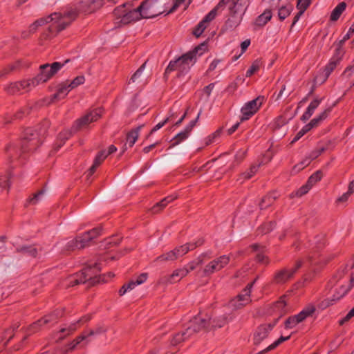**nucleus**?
<instances>
[{"label":"nucleus","mask_w":354,"mask_h":354,"mask_svg":"<svg viewBox=\"0 0 354 354\" xmlns=\"http://www.w3.org/2000/svg\"><path fill=\"white\" fill-rule=\"evenodd\" d=\"M277 196L274 194H269L265 196L259 203V207L261 209H265L272 205V204L277 199Z\"/></svg>","instance_id":"37"},{"label":"nucleus","mask_w":354,"mask_h":354,"mask_svg":"<svg viewBox=\"0 0 354 354\" xmlns=\"http://www.w3.org/2000/svg\"><path fill=\"white\" fill-rule=\"evenodd\" d=\"M339 62V61H337L331 58L330 61L327 64L325 68L326 77H328L331 73V72L334 70V68L336 67Z\"/></svg>","instance_id":"56"},{"label":"nucleus","mask_w":354,"mask_h":354,"mask_svg":"<svg viewBox=\"0 0 354 354\" xmlns=\"http://www.w3.org/2000/svg\"><path fill=\"white\" fill-rule=\"evenodd\" d=\"M177 198L176 196H169L166 198H165L164 199H162L161 201H160L159 203H158L156 205H155L153 208L151 209V211L153 212V213H158L159 212H160L164 207H165L167 206V205L173 201L174 200H175L176 198Z\"/></svg>","instance_id":"36"},{"label":"nucleus","mask_w":354,"mask_h":354,"mask_svg":"<svg viewBox=\"0 0 354 354\" xmlns=\"http://www.w3.org/2000/svg\"><path fill=\"white\" fill-rule=\"evenodd\" d=\"M330 285L332 287H335V293L330 299H327L322 302V308L333 305L351 290L354 285V272L351 275H345L343 271L338 272L330 281Z\"/></svg>","instance_id":"1"},{"label":"nucleus","mask_w":354,"mask_h":354,"mask_svg":"<svg viewBox=\"0 0 354 354\" xmlns=\"http://www.w3.org/2000/svg\"><path fill=\"white\" fill-rule=\"evenodd\" d=\"M77 240L79 243L80 249H83L88 246L89 243L91 241V238L89 237V234H86V233L80 236L77 237Z\"/></svg>","instance_id":"43"},{"label":"nucleus","mask_w":354,"mask_h":354,"mask_svg":"<svg viewBox=\"0 0 354 354\" xmlns=\"http://www.w3.org/2000/svg\"><path fill=\"white\" fill-rule=\"evenodd\" d=\"M121 241L120 238L111 237L105 241L106 248H110L111 246L117 245Z\"/></svg>","instance_id":"64"},{"label":"nucleus","mask_w":354,"mask_h":354,"mask_svg":"<svg viewBox=\"0 0 354 354\" xmlns=\"http://www.w3.org/2000/svg\"><path fill=\"white\" fill-rule=\"evenodd\" d=\"M71 136V133L69 131H64L61 133L59 135V139L60 140V144L55 147V149L57 150L58 148L61 147L62 145L64 142L65 140H68Z\"/></svg>","instance_id":"63"},{"label":"nucleus","mask_w":354,"mask_h":354,"mask_svg":"<svg viewBox=\"0 0 354 354\" xmlns=\"http://www.w3.org/2000/svg\"><path fill=\"white\" fill-rule=\"evenodd\" d=\"M106 328L103 326H97L95 330H90L87 333H84L86 335V338L89 336L100 335L104 333Z\"/></svg>","instance_id":"57"},{"label":"nucleus","mask_w":354,"mask_h":354,"mask_svg":"<svg viewBox=\"0 0 354 354\" xmlns=\"http://www.w3.org/2000/svg\"><path fill=\"white\" fill-rule=\"evenodd\" d=\"M115 23L127 24L133 21L138 20L140 15L136 9H130V4L124 3L117 7L113 12Z\"/></svg>","instance_id":"6"},{"label":"nucleus","mask_w":354,"mask_h":354,"mask_svg":"<svg viewBox=\"0 0 354 354\" xmlns=\"http://www.w3.org/2000/svg\"><path fill=\"white\" fill-rule=\"evenodd\" d=\"M254 251L259 252L256 255V261L261 264L268 265L270 263L269 258L263 254L264 247L258 244H253L251 245Z\"/></svg>","instance_id":"28"},{"label":"nucleus","mask_w":354,"mask_h":354,"mask_svg":"<svg viewBox=\"0 0 354 354\" xmlns=\"http://www.w3.org/2000/svg\"><path fill=\"white\" fill-rule=\"evenodd\" d=\"M91 319L90 315H85L80 318L77 322L71 324L67 327L62 328L60 329V330L57 333V335L59 337H57V340L60 341L63 339L66 336L69 335L71 333L74 332L77 328L81 325L87 322H88Z\"/></svg>","instance_id":"17"},{"label":"nucleus","mask_w":354,"mask_h":354,"mask_svg":"<svg viewBox=\"0 0 354 354\" xmlns=\"http://www.w3.org/2000/svg\"><path fill=\"white\" fill-rule=\"evenodd\" d=\"M297 8L304 13L311 3L312 0H297Z\"/></svg>","instance_id":"51"},{"label":"nucleus","mask_w":354,"mask_h":354,"mask_svg":"<svg viewBox=\"0 0 354 354\" xmlns=\"http://www.w3.org/2000/svg\"><path fill=\"white\" fill-rule=\"evenodd\" d=\"M311 187L306 183L300 187L295 193H292L291 196H299L301 197L308 192Z\"/></svg>","instance_id":"53"},{"label":"nucleus","mask_w":354,"mask_h":354,"mask_svg":"<svg viewBox=\"0 0 354 354\" xmlns=\"http://www.w3.org/2000/svg\"><path fill=\"white\" fill-rule=\"evenodd\" d=\"M174 117V113H171L169 117H167L165 120L157 124L150 131L149 134L147 136V138L150 136L153 132L159 130L162 128L165 124H167L171 118Z\"/></svg>","instance_id":"55"},{"label":"nucleus","mask_w":354,"mask_h":354,"mask_svg":"<svg viewBox=\"0 0 354 354\" xmlns=\"http://www.w3.org/2000/svg\"><path fill=\"white\" fill-rule=\"evenodd\" d=\"M17 252L30 257L36 258L38 257V249L35 247L34 245H22L20 247H18L17 249Z\"/></svg>","instance_id":"30"},{"label":"nucleus","mask_w":354,"mask_h":354,"mask_svg":"<svg viewBox=\"0 0 354 354\" xmlns=\"http://www.w3.org/2000/svg\"><path fill=\"white\" fill-rule=\"evenodd\" d=\"M263 101V97H258L246 103L241 109L242 116L241 121L248 120L259 110Z\"/></svg>","instance_id":"14"},{"label":"nucleus","mask_w":354,"mask_h":354,"mask_svg":"<svg viewBox=\"0 0 354 354\" xmlns=\"http://www.w3.org/2000/svg\"><path fill=\"white\" fill-rule=\"evenodd\" d=\"M209 322H210L209 315H199L191 321L190 326L187 328V333L193 335L194 333L202 330L209 331Z\"/></svg>","instance_id":"11"},{"label":"nucleus","mask_w":354,"mask_h":354,"mask_svg":"<svg viewBox=\"0 0 354 354\" xmlns=\"http://www.w3.org/2000/svg\"><path fill=\"white\" fill-rule=\"evenodd\" d=\"M221 6V2L219 3L216 7H215L214 9H212L205 17V18L201 21L198 25L196 26V28L194 30L193 34L196 37H199L202 33L204 32V30L207 28L208 26L209 22L212 21L217 15V10L218 8Z\"/></svg>","instance_id":"15"},{"label":"nucleus","mask_w":354,"mask_h":354,"mask_svg":"<svg viewBox=\"0 0 354 354\" xmlns=\"http://www.w3.org/2000/svg\"><path fill=\"white\" fill-rule=\"evenodd\" d=\"M140 15L138 19L141 18H152L162 13L158 3L155 0H146L136 9Z\"/></svg>","instance_id":"8"},{"label":"nucleus","mask_w":354,"mask_h":354,"mask_svg":"<svg viewBox=\"0 0 354 354\" xmlns=\"http://www.w3.org/2000/svg\"><path fill=\"white\" fill-rule=\"evenodd\" d=\"M187 274V270L185 267L180 268L174 270L171 274L162 277L161 282L164 283H175L179 282Z\"/></svg>","instance_id":"19"},{"label":"nucleus","mask_w":354,"mask_h":354,"mask_svg":"<svg viewBox=\"0 0 354 354\" xmlns=\"http://www.w3.org/2000/svg\"><path fill=\"white\" fill-rule=\"evenodd\" d=\"M292 7L290 6H281L279 9L278 16L280 20L285 19L290 14Z\"/></svg>","instance_id":"48"},{"label":"nucleus","mask_w":354,"mask_h":354,"mask_svg":"<svg viewBox=\"0 0 354 354\" xmlns=\"http://www.w3.org/2000/svg\"><path fill=\"white\" fill-rule=\"evenodd\" d=\"M346 6V5L344 2L339 3L333 10L330 15V19L333 21H336L339 17L342 12L345 10Z\"/></svg>","instance_id":"41"},{"label":"nucleus","mask_w":354,"mask_h":354,"mask_svg":"<svg viewBox=\"0 0 354 354\" xmlns=\"http://www.w3.org/2000/svg\"><path fill=\"white\" fill-rule=\"evenodd\" d=\"M146 66V62H145L132 75L130 81L133 83L136 82L142 75V72Z\"/></svg>","instance_id":"58"},{"label":"nucleus","mask_w":354,"mask_h":354,"mask_svg":"<svg viewBox=\"0 0 354 354\" xmlns=\"http://www.w3.org/2000/svg\"><path fill=\"white\" fill-rule=\"evenodd\" d=\"M272 159V156L270 154H265L263 157V158L259 161L258 164H254L251 165L250 169L242 173L241 174L240 178L238 179V180H248L251 178L258 171L259 168L268 162H269Z\"/></svg>","instance_id":"18"},{"label":"nucleus","mask_w":354,"mask_h":354,"mask_svg":"<svg viewBox=\"0 0 354 354\" xmlns=\"http://www.w3.org/2000/svg\"><path fill=\"white\" fill-rule=\"evenodd\" d=\"M178 259V257L175 250L174 249L173 250L169 251L158 256L155 261L157 262L165 263L168 261H174Z\"/></svg>","instance_id":"34"},{"label":"nucleus","mask_w":354,"mask_h":354,"mask_svg":"<svg viewBox=\"0 0 354 354\" xmlns=\"http://www.w3.org/2000/svg\"><path fill=\"white\" fill-rule=\"evenodd\" d=\"M189 132L186 130L185 129L180 132L179 133H178L174 138V139L172 140V141L174 142L169 147V148H171L176 145H178V144H180L182 141L185 140V139H187L189 135Z\"/></svg>","instance_id":"40"},{"label":"nucleus","mask_w":354,"mask_h":354,"mask_svg":"<svg viewBox=\"0 0 354 354\" xmlns=\"http://www.w3.org/2000/svg\"><path fill=\"white\" fill-rule=\"evenodd\" d=\"M86 339V335L84 333H82L80 336H78L75 339L69 343L67 346L62 348V352L64 353H67L73 350L82 341Z\"/></svg>","instance_id":"35"},{"label":"nucleus","mask_w":354,"mask_h":354,"mask_svg":"<svg viewBox=\"0 0 354 354\" xmlns=\"http://www.w3.org/2000/svg\"><path fill=\"white\" fill-rule=\"evenodd\" d=\"M231 256L221 255L207 263L203 268V274L205 277H208L218 272L226 267L230 261Z\"/></svg>","instance_id":"9"},{"label":"nucleus","mask_w":354,"mask_h":354,"mask_svg":"<svg viewBox=\"0 0 354 354\" xmlns=\"http://www.w3.org/2000/svg\"><path fill=\"white\" fill-rule=\"evenodd\" d=\"M209 259L210 253L203 252L196 259L190 261L187 266H185V268L187 270V274L196 270L197 267L201 266Z\"/></svg>","instance_id":"24"},{"label":"nucleus","mask_w":354,"mask_h":354,"mask_svg":"<svg viewBox=\"0 0 354 354\" xmlns=\"http://www.w3.org/2000/svg\"><path fill=\"white\" fill-rule=\"evenodd\" d=\"M354 192V180L351 181L348 185V191L338 197L336 200L337 205H344Z\"/></svg>","instance_id":"33"},{"label":"nucleus","mask_w":354,"mask_h":354,"mask_svg":"<svg viewBox=\"0 0 354 354\" xmlns=\"http://www.w3.org/2000/svg\"><path fill=\"white\" fill-rule=\"evenodd\" d=\"M82 3L87 7L85 12H93L102 6L103 0H84Z\"/></svg>","instance_id":"38"},{"label":"nucleus","mask_w":354,"mask_h":354,"mask_svg":"<svg viewBox=\"0 0 354 354\" xmlns=\"http://www.w3.org/2000/svg\"><path fill=\"white\" fill-rule=\"evenodd\" d=\"M290 337V336H287V337L281 336L280 338H279L277 340H276L274 343H272L271 345H270L268 347H267L265 350L259 353V354H262V353H264L266 352L270 351L275 348L277 346H278L280 344H281L284 341L289 339Z\"/></svg>","instance_id":"47"},{"label":"nucleus","mask_w":354,"mask_h":354,"mask_svg":"<svg viewBox=\"0 0 354 354\" xmlns=\"http://www.w3.org/2000/svg\"><path fill=\"white\" fill-rule=\"evenodd\" d=\"M103 111L102 109H96L89 112L77 121L78 129L86 127L90 123L97 121L102 115Z\"/></svg>","instance_id":"16"},{"label":"nucleus","mask_w":354,"mask_h":354,"mask_svg":"<svg viewBox=\"0 0 354 354\" xmlns=\"http://www.w3.org/2000/svg\"><path fill=\"white\" fill-rule=\"evenodd\" d=\"M336 50L334 55L333 56L332 59H334L337 61H340L344 54V50L342 48L343 44H340V43H337L336 44Z\"/></svg>","instance_id":"52"},{"label":"nucleus","mask_w":354,"mask_h":354,"mask_svg":"<svg viewBox=\"0 0 354 354\" xmlns=\"http://www.w3.org/2000/svg\"><path fill=\"white\" fill-rule=\"evenodd\" d=\"M44 25H47L46 17L40 18L32 23L29 27V32L31 33L35 32L39 26H42Z\"/></svg>","instance_id":"49"},{"label":"nucleus","mask_w":354,"mask_h":354,"mask_svg":"<svg viewBox=\"0 0 354 354\" xmlns=\"http://www.w3.org/2000/svg\"><path fill=\"white\" fill-rule=\"evenodd\" d=\"M323 176L322 171H317L314 173L312 176H310L307 181V184L312 187L314 185H315L317 182H319Z\"/></svg>","instance_id":"44"},{"label":"nucleus","mask_w":354,"mask_h":354,"mask_svg":"<svg viewBox=\"0 0 354 354\" xmlns=\"http://www.w3.org/2000/svg\"><path fill=\"white\" fill-rule=\"evenodd\" d=\"M324 151H325L324 147L315 149L309 154V156L308 157H306V159H310L311 161V160L317 158Z\"/></svg>","instance_id":"62"},{"label":"nucleus","mask_w":354,"mask_h":354,"mask_svg":"<svg viewBox=\"0 0 354 354\" xmlns=\"http://www.w3.org/2000/svg\"><path fill=\"white\" fill-rule=\"evenodd\" d=\"M69 87H68L67 83H63L58 86V89L56 93L53 95L46 97L44 100L46 104L49 105L54 103L55 101L59 100L65 97L68 93L70 91Z\"/></svg>","instance_id":"21"},{"label":"nucleus","mask_w":354,"mask_h":354,"mask_svg":"<svg viewBox=\"0 0 354 354\" xmlns=\"http://www.w3.org/2000/svg\"><path fill=\"white\" fill-rule=\"evenodd\" d=\"M315 311L313 304L306 306L299 314L290 317L285 322L286 328H293L299 323L303 322L307 317H310Z\"/></svg>","instance_id":"12"},{"label":"nucleus","mask_w":354,"mask_h":354,"mask_svg":"<svg viewBox=\"0 0 354 354\" xmlns=\"http://www.w3.org/2000/svg\"><path fill=\"white\" fill-rule=\"evenodd\" d=\"M275 311L279 317L283 316L290 310L286 296L281 297L273 306Z\"/></svg>","instance_id":"26"},{"label":"nucleus","mask_w":354,"mask_h":354,"mask_svg":"<svg viewBox=\"0 0 354 354\" xmlns=\"http://www.w3.org/2000/svg\"><path fill=\"white\" fill-rule=\"evenodd\" d=\"M85 82V77L84 75H80L76 77L73 81H71L69 84H68V87H69V90H73L77 88L78 86L82 85Z\"/></svg>","instance_id":"45"},{"label":"nucleus","mask_w":354,"mask_h":354,"mask_svg":"<svg viewBox=\"0 0 354 354\" xmlns=\"http://www.w3.org/2000/svg\"><path fill=\"white\" fill-rule=\"evenodd\" d=\"M142 126H139L135 129L129 131L127 135V143L124 146V149L122 150V153L127 149V145H128L129 147H133L135 142L137 141L139 137V132Z\"/></svg>","instance_id":"29"},{"label":"nucleus","mask_w":354,"mask_h":354,"mask_svg":"<svg viewBox=\"0 0 354 354\" xmlns=\"http://www.w3.org/2000/svg\"><path fill=\"white\" fill-rule=\"evenodd\" d=\"M257 279V278H256L253 282L248 284L240 295L230 301L229 306L230 308L233 310H238L250 303L251 289Z\"/></svg>","instance_id":"13"},{"label":"nucleus","mask_w":354,"mask_h":354,"mask_svg":"<svg viewBox=\"0 0 354 354\" xmlns=\"http://www.w3.org/2000/svg\"><path fill=\"white\" fill-rule=\"evenodd\" d=\"M41 141L42 138L39 133L35 129L28 128L24 133L21 149L23 151H34L39 146Z\"/></svg>","instance_id":"7"},{"label":"nucleus","mask_w":354,"mask_h":354,"mask_svg":"<svg viewBox=\"0 0 354 354\" xmlns=\"http://www.w3.org/2000/svg\"><path fill=\"white\" fill-rule=\"evenodd\" d=\"M273 8L266 9L261 15H260L255 20L254 24L257 27L264 26L272 18V10Z\"/></svg>","instance_id":"31"},{"label":"nucleus","mask_w":354,"mask_h":354,"mask_svg":"<svg viewBox=\"0 0 354 354\" xmlns=\"http://www.w3.org/2000/svg\"><path fill=\"white\" fill-rule=\"evenodd\" d=\"M107 156L108 154H106L104 151H102L96 156L93 162L95 165L100 166Z\"/></svg>","instance_id":"60"},{"label":"nucleus","mask_w":354,"mask_h":354,"mask_svg":"<svg viewBox=\"0 0 354 354\" xmlns=\"http://www.w3.org/2000/svg\"><path fill=\"white\" fill-rule=\"evenodd\" d=\"M77 16V11L71 8L64 12H55L46 17L48 29L51 32H59L68 26Z\"/></svg>","instance_id":"2"},{"label":"nucleus","mask_w":354,"mask_h":354,"mask_svg":"<svg viewBox=\"0 0 354 354\" xmlns=\"http://www.w3.org/2000/svg\"><path fill=\"white\" fill-rule=\"evenodd\" d=\"M321 102L322 99H315L313 102H310L306 111L313 114L315 110L318 107Z\"/></svg>","instance_id":"61"},{"label":"nucleus","mask_w":354,"mask_h":354,"mask_svg":"<svg viewBox=\"0 0 354 354\" xmlns=\"http://www.w3.org/2000/svg\"><path fill=\"white\" fill-rule=\"evenodd\" d=\"M44 194V191L41 190L37 193L35 194L34 196L30 198L29 203L32 205L37 204L40 201H41Z\"/></svg>","instance_id":"59"},{"label":"nucleus","mask_w":354,"mask_h":354,"mask_svg":"<svg viewBox=\"0 0 354 354\" xmlns=\"http://www.w3.org/2000/svg\"><path fill=\"white\" fill-rule=\"evenodd\" d=\"M328 112L329 109L325 110L324 112L320 113L317 117L311 120L309 124L312 127V128L317 127L322 121L325 120L328 116Z\"/></svg>","instance_id":"42"},{"label":"nucleus","mask_w":354,"mask_h":354,"mask_svg":"<svg viewBox=\"0 0 354 354\" xmlns=\"http://www.w3.org/2000/svg\"><path fill=\"white\" fill-rule=\"evenodd\" d=\"M229 322L227 315H220L214 317H210V322H209V330H216L224 326Z\"/></svg>","instance_id":"27"},{"label":"nucleus","mask_w":354,"mask_h":354,"mask_svg":"<svg viewBox=\"0 0 354 354\" xmlns=\"http://www.w3.org/2000/svg\"><path fill=\"white\" fill-rule=\"evenodd\" d=\"M207 50V44L202 43L196 46L192 51L183 55L175 61L170 62L166 68V73L178 70L180 73L187 71L194 64L196 54L202 55Z\"/></svg>","instance_id":"3"},{"label":"nucleus","mask_w":354,"mask_h":354,"mask_svg":"<svg viewBox=\"0 0 354 354\" xmlns=\"http://www.w3.org/2000/svg\"><path fill=\"white\" fill-rule=\"evenodd\" d=\"M191 336H192L191 335H189V333H187V329H186L183 333H178L176 335H175L171 341V344L172 346H176L178 344L181 343L182 342L186 340Z\"/></svg>","instance_id":"39"},{"label":"nucleus","mask_w":354,"mask_h":354,"mask_svg":"<svg viewBox=\"0 0 354 354\" xmlns=\"http://www.w3.org/2000/svg\"><path fill=\"white\" fill-rule=\"evenodd\" d=\"M203 239H199L195 243H188L180 247L176 248L174 250L178 257H180L186 254L189 251L193 250L198 246L203 245Z\"/></svg>","instance_id":"25"},{"label":"nucleus","mask_w":354,"mask_h":354,"mask_svg":"<svg viewBox=\"0 0 354 354\" xmlns=\"http://www.w3.org/2000/svg\"><path fill=\"white\" fill-rule=\"evenodd\" d=\"M261 66V62L260 59H256L255 61H254L250 68L247 71L246 76L250 77L251 75H252L260 68Z\"/></svg>","instance_id":"50"},{"label":"nucleus","mask_w":354,"mask_h":354,"mask_svg":"<svg viewBox=\"0 0 354 354\" xmlns=\"http://www.w3.org/2000/svg\"><path fill=\"white\" fill-rule=\"evenodd\" d=\"M275 322L273 324H268L260 326L256 330L254 335V344H258L261 343L268 335L270 331L272 329Z\"/></svg>","instance_id":"23"},{"label":"nucleus","mask_w":354,"mask_h":354,"mask_svg":"<svg viewBox=\"0 0 354 354\" xmlns=\"http://www.w3.org/2000/svg\"><path fill=\"white\" fill-rule=\"evenodd\" d=\"M36 86L37 81L30 78L10 83L6 87V91L10 95H16L24 92H29Z\"/></svg>","instance_id":"10"},{"label":"nucleus","mask_w":354,"mask_h":354,"mask_svg":"<svg viewBox=\"0 0 354 354\" xmlns=\"http://www.w3.org/2000/svg\"><path fill=\"white\" fill-rule=\"evenodd\" d=\"M292 277L288 272V269H283L276 272L274 276L273 281L277 284H282L288 281Z\"/></svg>","instance_id":"32"},{"label":"nucleus","mask_w":354,"mask_h":354,"mask_svg":"<svg viewBox=\"0 0 354 354\" xmlns=\"http://www.w3.org/2000/svg\"><path fill=\"white\" fill-rule=\"evenodd\" d=\"M76 249L80 250L79 248V243L77 240V238L68 241L64 248V250L66 252L73 251Z\"/></svg>","instance_id":"46"},{"label":"nucleus","mask_w":354,"mask_h":354,"mask_svg":"<svg viewBox=\"0 0 354 354\" xmlns=\"http://www.w3.org/2000/svg\"><path fill=\"white\" fill-rule=\"evenodd\" d=\"M68 62L69 59H66L63 63L56 62L52 64H45L41 65L39 66V73L33 77L34 80L37 81V86L49 80Z\"/></svg>","instance_id":"5"},{"label":"nucleus","mask_w":354,"mask_h":354,"mask_svg":"<svg viewBox=\"0 0 354 354\" xmlns=\"http://www.w3.org/2000/svg\"><path fill=\"white\" fill-rule=\"evenodd\" d=\"M249 5V0H232L230 10L234 15H239V20Z\"/></svg>","instance_id":"22"},{"label":"nucleus","mask_w":354,"mask_h":354,"mask_svg":"<svg viewBox=\"0 0 354 354\" xmlns=\"http://www.w3.org/2000/svg\"><path fill=\"white\" fill-rule=\"evenodd\" d=\"M221 133V129L216 130L215 132L209 135L205 140L206 145H209L213 143L220 136Z\"/></svg>","instance_id":"54"},{"label":"nucleus","mask_w":354,"mask_h":354,"mask_svg":"<svg viewBox=\"0 0 354 354\" xmlns=\"http://www.w3.org/2000/svg\"><path fill=\"white\" fill-rule=\"evenodd\" d=\"M62 316V310H55L53 313L49 314L45 317H44L42 319L38 320L35 323H34L31 326L30 329H32L33 331H35L37 329H38L39 327L45 325L46 324L50 323V322H56L59 317Z\"/></svg>","instance_id":"20"},{"label":"nucleus","mask_w":354,"mask_h":354,"mask_svg":"<svg viewBox=\"0 0 354 354\" xmlns=\"http://www.w3.org/2000/svg\"><path fill=\"white\" fill-rule=\"evenodd\" d=\"M100 270L101 268L98 263H95L94 264H91L84 268L80 273H76L75 275L71 277L69 286H73L86 281H90V283L93 285L99 282V280H96V277Z\"/></svg>","instance_id":"4"}]
</instances>
